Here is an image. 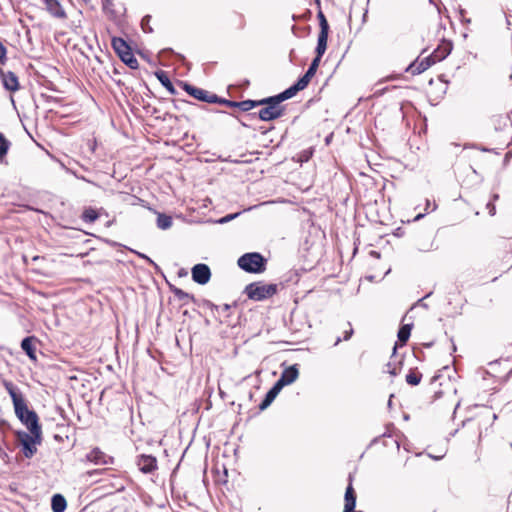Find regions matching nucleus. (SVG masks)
Listing matches in <instances>:
<instances>
[{
	"label": "nucleus",
	"mask_w": 512,
	"mask_h": 512,
	"mask_svg": "<svg viewBox=\"0 0 512 512\" xmlns=\"http://www.w3.org/2000/svg\"><path fill=\"white\" fill-rule=\"evenodd\" d=\"M140 258L144 259L147 263H149L150 265H152L156 270H159V266L147 255L143 254V253H140V252H135Z\"/></svg>",
	"instance_id": "de8ad7c7"
},
{
	"label": "nucleus",
	"mask_w": 512,
	"mask_h": 512,
	"mask_svg": "<svg viewBox=\"0 0 512 512\" xmlns=\"http://www.w3.org/2000/svg\"><path fill=\"white\" fill-rule=\"evenodd\" d=\"M392 405V401H391V398L389 399L388 401V406H391Z\"/></svg>",
	"instance_id": "69168bd1"
},
{
	"label": "nucleus",
	"mask_w": 512,
	"mask_h": 512,
	"mask_svg": "<svg viewBox=\"0 0 512 512\" xmlns=\"http://www.w3.org/2000/svg\"><path fill=\"white\" fill-rule=\"evenodd\" d=\"M371 255L375 257H380V253L377 251H371Z\"/></svg>",
	"instance_id": "4d7b16f0"
},
{
	"label": "nucleus",
	"mask_w": 512,
	"mask_h": 512,
	"mask_svg": "<svg viewBox=\"0 0 512 512\" xmlns=\"http://www.w3.org/2000/svg\"><path fill=\"white\" fill-rule=\"evenodd\" d=\"M328 35L329 32H319L318 34L317 46L315 48V56L318 58H322L327 49Z\"/></svg>",
	"instance_id": "a211bd4d"
},
{
	"label": "nucleus",
	"mask_w": 512,
	"mask_h": 512,
	"mask_svg": "<svg viewBox=\"0 0 512 512\" xmlns=\"http://www.w3.org/2000/svg\"><path fill=\"white\" fill-rule=\"evenodd\" d=\"M156 112H157V109H156V108H153L152 113L154 114V113H156Z\"/></svg>",
	"instance_id": "338daca9"
},
{
	"label": "nucleus",
	"mask_w": 512,
	"mask_h": 512,
	"mask_svg": "<svg viewBox=\"0 0 512 512\" xmlns=\"http://www.w3.org/2000/svg\"><path fill=\"white\" fill-rule=\"evenodd\" d=\"M139 470L144 474L152 473L157 469V459L153 455L141 454L136 460Z\"/></svg>",
	"instance_id": "9d476101"
},
{
	"label": "nucleus",
	"mask_w": 512,
	"mask_h": 512,
	"mask_svg": "<svg viewBox=\"0 0 512 512\" xmlns=\"http://www.w3.org/2000/svg\"><path fill=\"white\" fill-rule=\"evenodd\" d=\"M232 23L237 30H243L246 27V19L243 14L235 12L232 18Z\"/></svg>",
	"instance_id": "f704fd0d"
},
{
	"label": "nucleus",
	"mask_w": 512,
	"mask_h": 512,
	"mask_svg": "<svg viewBox=\"0 0 512 512\" xmlns=\"http://www.w3.org/2000/svg\"><path fill=\"white\" fill-rule=\"evenodd\" d=\"M102 10H103V13L108 17V19H110V20L117 19V13L114 9L113 0H102Z\"/></svg>",
	"instance_id": "4be33fe9"
},
{
	"label": "nucleus",
	"mask_w": 512,
	"mask_h": 512,
	"mask_svg": "<svg viewBox=\"0 0 512 512\" xmlns=\"http://www.w3.org/2000/svg\"><path fill=\"white\" fill-rule=\"evenodd\" d=\"M211 103L213 104H221L230 108H237L238 102L229 100L226 98L219 97L216 94H213V97L211 98Z\"/></svg>",
	"instance_id": "bb28decb"
},
{
	"label": "nucleus",
	"mask_w": 512,
	"mask_h": 512,
	"mask_svg": "<svg viewBox=\"0 0 512 512\" xmlns=\"http://www.w3.org/2000/svg\"><path fill=\"white\" fill-rule=\"evenodd\" d=\"M155 76L158 79V81L162 84V86L165 87L170 94H177V91L172 81L170 80L168 74L165 71L158 70L155 72Z\"/></svg>",
	"instance_id": "f3484780"
},
{
	"label": "nucleus",
	"mask_w": 512,
	"mask_h": 512,
	"mask_svg": "<svg viewBox=\"0 0 512 512\" xmlns=\"http://www.w3.org/2000/svg\"><path fill=\"white\" fill-rule=\"evenodd\" d=\"M381 437H391V433L389 432V429H388V428H387V430H386V431L381 435ZM379 439H380V436L375 437V438L371 441L370 445H373V444L377 443V442L379 441Z\"/></svg>",
	"instance_id": "8fccbe9b"
},
{
	"label": "nucleus",
	"mask_w": 512,
	"mask_h": 512,
	"mask_svg": "<svg viewBox=\"0 0 512 512\" xmlns=\"http://www.w3.org/2000/svg\"><path fill=\"white\" fill-rule=\"evenodd\" d=\"M179 85L183 88L185 92H187L194 99L201 102L211 103V98L213 97V94H210L208 91L202 88L195 87L184 81H179Z\"/></svg>",
	"instance_id": "0eeeda50"
},
{
	"label": "nucleus",
	"mask_w": 512,
	"mask_h": 512,
	"mask_svg": "<svg viewBox=\"0 0 512 512\" xmlns=\"http://www.w3.org/2000/svg\"><path fill=\"white\" fill-rule=\"evenodd\" d=\"M413 323L403 324L397 333L398 341L395 342L393 347L392 357L395 356L398 345L404 346L410 338Z\"/></svg>",
	"instance_id": "f8f14e48"
},
{
	"label": "nucleus",
	"mask_w": 512,
	"mask_h": 512,
	"mask_svg": "<svg viewBox=\"0 0 512 512\" xmlns=\"http://www.w3.org/2000/svg\"><path fill=\"white\" fill-rule=\"evenodd\" d=\"M13 406L15 415L28 430H42L37 413L28 408L25 398Z\"/></svg>",
	"instance_id": "20e7f679"
},
{
	"label": "nucleus",
	"mask_w": 512,
	"mask_h": 512,
	"mask_svg": "<svg viewBox=\"0 0 512 512\" xmlns=\"http://www.w3.org/2000/svg\"><path fill=\"white\" fill-rule=\"evenodd\" d=\"M150 21H151V16L150 15H146V16H144L142 18V20H141V28H142L143 32H145V33H152L153 32V28L150 25Z\"/></svg>",
	"instance_id": "58836bf2"
},
{
	"label": "nucleus",
	"mask_w": 512,
	"mask_h": 512,
	"mask_svg": "<svg viewBox=\"0 0 512 512\" xmlns=\"http://www.w3.org/2000/svg\"><path fill=\"white\" fill-rule=\"evenodd\" d=\"M287 386L284 380L279 378L274 385L270 388V390L275 394L278 395L280 391L283 389V387Z\"/></svg>",
	"instance_id": "37998d69"
},
{
	"label": "nucleus",
	"mask_w": 512,
	"mask_h": 512,
	"mask_svg": "<svg viewBox=\"0 0 512 512\" xmlns=\"http://www.w3.org/2000/svg\"><path fill=\"white\" fill-rule=\"evenodd\" d=\"M10 145V141L0 132V162L8 153Z\"/></svg>",
	"instance_id": "473e14b6"
},
{
	"label": "nucleus",
	"mask_w": 512,
	"mask_h": 512,
	"mask_svg": "<svg viewBox=\"0 0 512 512\" xmlns=\"http://www.w3.org/2000/svg\"><path fill=\"white\" fill-rule=\"evenodd\" d=\"M172 292H173L174 296L178 300L183 301L184 303H187V300H194V296L193 295L183 291L180 288L173 287L172 288Z\"/></svg>",
	"instance_id": "72a5a7b5"
},
{
	"label": "nucleus",
	"mask_w": 512,
	"mask_h": 512,
	"mask_svg": "<svg viewBox=\"0 0 512 512\" xmlns=\"http://www.w3.org/2000/svg\"><path fill=\"white\" fill-rule=\"evenodd\" d=\"M36 341H37V338L35 336H27L22 339L21 344H20L21 349L25 352V354L32 361L37 360L36 347H35Z\"/></svg>",
	"instance_id": "ddd939ff"
},
{
	"label": "nucleus",
	"mask_w": 512,
	"mask_h": 512,
	"mask_svg": "<svg viewBox=\"0 0 512 512\" xmlns=\"http://www.w3.org/2000/svg\"><path fill=\"white\" fill-rule=\"evenodd\" d=\"M101 472V470H93L91 472H89V475L92 476V475H96V474H99Z\"/></svg>",
	"instance_id": "6e6d98bb"
},
{
	"label": "nucleus",
	"mask_w": 512,
	"mask_h": 512,
	"mask_svg": "<svg viewBox=\"0 0 512 512\" xmlns=\"http://www.w3.org/2000/svg\"><path fill=\"white\" fill-rule=\"evenodd\" d=\"M4 386H5L6 391L8 392V394L11 397L13 405H15L16 403H18L24 399L23 394L19 391V389L16 386H14L13 383L5 382Z\"/></svg>",
	"instance_id": "aec40b11"
},
{
	"label": "nucleus",
	"mask_w": 512,
	"mask_h": 512,
	"mask_svg": "<svg viewBox=\"0 0 512 512\" xmlns=\"http://www.w3.org/2000/svg\"><path fill=\"white\" fill-rule=\"evenodd\" d=\"M98 218H99V212L92 207L85 208L81 215V219L86 223H93Z\"/></svg>",
	"instance_id": "5701e85b"
},
{
	"label": "nucleus",
	"mask_w": 512,
	"mask_h": 512,
	"mask_svg": "<svg viewBox=\"0 0 512 512\" xmlns=\"http://www.w3.org/2000/svg\"><path fill=\"white\" fill-rule=\"evenodd\" d=\"M255 107H258V100L247 99L239 101L237 105V108H239L243 112H248Z\"/></svg>",
	"instance_id": "2f4dec72"
},
{
	"label": "nucleus",
	"mask_w": 512,
	"mask_h": 512,
	"mask_svg": "<svg viewBox=\"0 0 512 512\" xmlns=\"http://www.w3.org/2000/svg\"><path fill=\"white\" fill-rule=\"evenodd\" d=\"M348 326H349V329L344 331L343 338L337 337V339L334 343V346H337L342 340L348 341L352 337L354 330H353L350 322H348Z\"/></svg>",
	"instance_id": "ea45409f"
},
{
	"label": "nucleus",
	"mask_w": 512,
	"mask_h": 512,
	"mask_svg": "<svg viewBox=\"0 0 512 512\" xmlns=\"http://www.w3.org/2000/svg\"><path fill=\"white\" fill-rule=\"evenodd\" d=\"M422 374L413 369L409 370V373L406 375V382L411 386H416L421 382Z\"/></svg>",
	"instance_id": "a878e982"
},
{
	"label": "nucleus",
	"mask_w": 512,
	"mask_h": 512,
	"mask_svg": "<svg viewBox=\"0 0 512 512\" xmlns=\"http://www.w3.org/2000/svg\"><path fill=\"white\" fill-rule=\"evenodd\" d=\"M211 310H212V311H217V312H219V311H220V306L215 305V304L213 303V306L211 307Z\"/></svg>",
	"instance_id": "5fc2aeb1"
},
{
	"label": "nucleus",
	"mask_w": 512,
	"mask_h": 512,
	"mask_svg": "<svg viewBox=\"0 0 512 512\" xmlns=\"http://www.w3.org/2000/svg\"><path fill=\"white\" fill-rule=\"evenodd\" d=\"M453 45L451 41H443L441 45H439L430 56L433 57L434 62H439L444 60L452 51Z\"/></svg>",
	"instance_id": "2eb2a0df"
},
{
	"label": "nucleus",
	"mask_w": 512,
	"mask_h": 512,
	"mask_svg": "<svg viewBox=\"0 0 512 512\" xmlns=\"http://www.w3.org/2000/svg\"><path fill=\"white\" fill-rule=\"evenodd\" d=\"M277 397V395H275L270 389L267 391V393L265 394L264 396V399L261 401V403L259 404V409L261 411H264L265 409H267L271 404L272 402L275 400V398Z\"/></svg>",
	"instance_id": "7c9ffc66"
},
{
	"label": "nucleus",
	"mask_w": 512,
	"mask_h": 512,
	"mask_svg": "<svg viewBox=\"0 0 512 512\" xmlns=\"http://www.w3.org/2000/svg\"><path fill=\"white\" fill-rule=\"evenodd\" d=\"M498 198H499V195H498V194H493V195H492V202H493V201H496Z\"/></svg>",
	"instance_id": "bf43d9fd"
},
{
	"label": "nucleus",
	"mask_w": 512,
	"mask_h": 512,
	"mask_svg": "<svg viewBox=\"0 0 512 512\" xmlns=\"http://www.w3.org/2000/svg\"><path fill=\"white\" fill-rule=\"evenodd\" d=\"M387 372L391 375V376H397L399 374V369L397 367V365L393 362H388L387 363Z\"/></svg>",
	"instance_id": "49530a36"
},
{
	"label": "nucleus",
	"mask_w": 512,
	"mask_h": 512,
	"mask_svg": "<svg viewBox=\"0 0 512 512\" xmlns=\"http://www.w3.org/2000/svg\"><path fill=\"white\" fill-rule=\"evenodd\" d=\"M311 79H312L311 77H309L308 75H306V74L304 73V75H303V76H301V77H300V78H299V79H298V80H297L293 85H294V86H295L299 91H301V90L305 89V88L308 86V84H309V82L311 81Z\"/></svg>",
	"instance_id": "4c0bfd02"
},
{
	"label": "nucleus",
	"mask_w": 512,
	"mask_h": 512,
	"mask_svg": "<svg viewBox=\"0 0 512 512\" xmlns=\"http://www.w3.org/2000/svg\"><path fill=\"white\" fill-rule=\"evenodd\" d=\"M433 64H435L433 57L430 55L423 59L416 58L407 68L406 72H410L412 75H418L426 71Z\"/></svg>",
	"instance_id": "1a4fd4ad"
},
{
	"label": "nucleus",
	"mask_w": 512,
	"mask_h": 512,
	"mask_svg": "<svg viewBox=\"0 0 512 512\" xmlns=\"http://www.w3.org/2000/svg\"><path fill=\"white\" fill-rule=\"evenodd\" d=\"M486 208L488 210L489 215L494 216L496 214V207L492 201H489L486 204Z\"/></svg>",
	"instance_id": "09e8293b"
},
{
	"label": "nucleus",
	"mask_w": 512,
	"mask_h": 512,
	"mask_svg": "<svg viewBox=\"0 0 512 512\" xmlns=\"http://www.w3.org/2000/svg\"><path fill=\"white\" fill-rule=\"evenodd\" d=\"M46 6V10L50 13L51 16L59 19L66 18V12L62 7L59 0H43Z\"/></svg>",
	"instance_id": "4468645a"
},
{
	"label": "nucleus",
	"mask_w": 512,
	"mask_h": 512,
	"mask_svg": "<svg viewBox=\"0 0 512 512\" xmlns=\"http://www.w3.org/2000/svg\"><path fill=\"white\" fill-rule=\"evenodd\" d=\"M497 419V415L493 414V420Z\"/></svg>",
	"instance_id": "774afa93"
},
{
	"label": "nucleus",
	"mask_w": 512,
	"mask_h": 512,
	"mask_svg": "<svg viewBox=\"0 0 512 512\" xmlns=\"http://www.w3.org/2000/svg\"><path fill=\"white\" fill-rule=\"evenodd\" d=\"M17 431L16 436L22 446L23 455L30 459L37 452V445L42 443V430Z\"/></svg>",
	"instance_id": "f03ea898"
},
{
	"label": "nucleus",
	"mask_w": 512,
	"mask_h": 512,
	"mask_svg": "<svg viewBox=\"0 0 512 512\" xmlns=\"http://www.w3.org/2000/svg\"><path fill=\"white\" fill-rule=\"evenodd\" d=\"M281 102L278 95L269 96L258 100V106H280Z\"/></svg>",
	"instance_id": "c756f323"
},
{
	"label": "nucleus",
	"mask_w": 512,
	"mask_h": 512,
	"mask_svg": "<svg viewBox=\"0 0 512 512\" xmlns=\"http://www.w3.org/2000/svg\"><path fill=\"white\" fill-rule=\"evenodd\" d=\"M203 305L209 309H211V307L213 306V302H211L210 300H204L203 301Z\"/></svg>",
	"instance_id": "864d4df0"
},
{
	"label": "nucleus",
	"mask_w": 512,
	"mask_h": 512,
	"mask_svg": "<svg viewBox=\"0 0 512 512\" xmlns=\"http://www.w3.org/2000/svg\"><path fill=\"white\" fill-rule=\"evenodd\" d=\"M284 115V107L283 106H267L261 108L257 116L261 121H272L278 119ZM250 117L256 116V113H250Z\"/></svg>",
	"instance_id": "423d86ee"
},
{
	"label": "nucleus",
	"mask_w": 512,
	"mask_h": 512,
	"mask_svg": "<svg viewBox=\"0 0 512 512\" xmlns=\"http://www.w3.org/2000/svg\"><path fill=\"white\" fill-rule=\"evenodd\" d=\"M298 92H299V90L294 85H291L290 87H288L287 89H285L284 91H282L281 93H279L277 95H278L280 102L282 103L283 101L288 100V99L292 98L293 96H295Z\"/></svg>",
	"instance_id": "cd10ccee"
},
{
	"label": "nucleus",
	"mask_w": 512,
	"mask_h": 512,
	"mask_svg": "<svg viewBox=\"0 0 512 512\" xmlns=\"http://www.w3.org/2000/svg\"><path fill=\"white\" fill-rule=\"evenodd\" d=\"M231 306L229 304H224L223 306L220 307V310L222 312H228L230 310Z\"/></svg>",
	"instance_id": "603ef678"
},
{
	"label": "nucleus",
	"mask_w": 512,
	"mask_h": 512,
	"mask_svg": "<svg viewBox=\"0 0 512 512\" xmlns=\"http://www.w3.org/2000/svg\"><path fill=\"white\" fill-rule=\"evenodd\" d=\"M67 507L66 499L61 494H54L51 499V508L53 512H64Z\"/></svg>",
	"instance_id": "6ab92c4d"
},
{
	"label": "nucleus",
	"mask_w": 512,
	"mask_h": 512,
	"mask_svg": "<svg viewBox=\"0 0 512 512\" xmlns=\"http://www.w3.org/2000/svg\"><path fill=\"white\" fill-rule=\"evenodd\" d=\"M277 291V284H265L262 281L252 282L248 284L244 289V293L250 300L253 301L266 300L275 295Z\"/></svg>",
	"instance_id": "7ed1b4c3"
},
{
	"label": "nucleus",
	"mask_w": 512,
	"mask_h": 512,
	"mask_svg": "<svg viewBox=\"0 0 512 512\" xmlns=\"http://www.w3.org/2000/svg\"><path fill=\"white\" fill-rule=\"evenodd\" d=\"M512 376V369L509 371V373L507 374V377H511Z\"/></svg>",
	"instance_id": "0e129e2a"
},
{
	"label": "nucleus",
	"mask_w": 512,
	"mask_h": 512,
	"mask_svg": "<svg viewBox=\"0 0 512 512\" xmlns=\"http://www.w3.org/2000/svg\"><path fill=\"white\" fill-rule=\"evenodd\" d=\"M111 45L115 53L119 56L121 61L126 64L130 69H138L139 64L135 58L129 44L121 37H113Z\"/></svg>",
	"instance_id": "39448f33"
},
{
	"label": "nucleus",
	"mask_w": 512,
	"mask_h": 512,
	"mask_svg": "<svg viewBox=\"0 0 512 512\" xmlns=\"http://www.w3.org/2000/svg\"><path fill=\"white\" fill-rule=\"evenodd\" d=\"M240 269L251 274H260L266 270L267 259L259 252H248L237 260Z\"/></svg>",
	"instance_id": "f257e3e1"
},
{
	"label": "nucleus",
	"mask_w": 512,
	"mask_h": 512,
	"mask_svg": "<svg viewBox=\"0 0 512 512\" xmlns=\"http://www.w3.org/2000/svg\"><path fill=\"white\" fill-rule=\"evenodd\" d=\"M4 386H5L6 391L8 392V394L11 397L13 405H15L16 403H18L24 399L23 394L19 391V389L16 386H14L13 383L5 382Z\"/></svg>",
	"instance_id": "412c9836"
},
{
	"label": "nucleus",
	"mask_w": 512,
	"mask_h": 512,
	"mask_svg": "<svg viewBox=\"0 0 512 512\" xmlns=\"http://www.w3.org/2000/svg\"><path fill=\"white\" fill-rule=\"evenodd\" d=\"M191 274L192 280L199 285L207 284L211 278V270L209 266L204 263L194 265L191 269Z\"/></svg>",
	"instance_id": "6e6552de"
},
{
	"label": "nucleus",
	"mask_w": 512,
	"mask_h": 512,
	"mask_svg": "<svg viewBox=\"0 0 512 512\" xmlns=\"http://www.w3.org/2000/svg\"><path fill=\"white\" fill-rule=\"evenodd\" d=\"M465 13H466V10L460 7V8H459V15H460V19H461V21H462V22H465V23H470V22H471V20H470V19H466V18H464Z\"/></svg>",
	"instance_id": "3c124183"
},
{
	"label": "nucleus",
	"mask_w": 512,
	"mask_h": 512,
	"mask_svg": "<svg viewBox=\"0 0 512 512\" xmlns=\"http://www.w3.org/2000/svg\"><path fill=\"white\" fill-rule=\"evenodd\" d=\"M321 61V58H318V57H314L313 60L311 61L307 71L305 72L306 75H308L309 77L313 78L314 75L316 74V71L318 69V66H319V63Z\"/></svg>",
	"instance_id": "c9c22d12"
},
{
	"label": "nucleus",
	"mask_w": 512,
	"mask_h": 512,
	"mask_svg": "<svg viewBox=\"0 0 512 512\" xmlns=\"http://www.w3.org/2000/svg\"><path fill=\"white\" fill-rule=\"evenodd\" d=\"M157 227L161 230H167L172 226V217L164 213H158Z\"/></svg>",
	"instance_id": "393cba45"
},
{
	"label": "nucleus",
	"mask_w": 512,
	"mask_h": 512,
	"mask_svg": "<svg viewBox=\"0 0 512 512\" xmlns=\"http://www.w3.org/2000/svg\"><path fill=\"white\" fill-rule=\"evenodd\" d=\"M431 295V292L426 294L422 299L419 300V302H422L424 299L428 298Z\"/></svg>",
	"instance_id": "680f3d73"
},
{
	"label": "nucleus",
	"mask_w": 512,
	"mask_h": 512,
	"mask_svg": "<svg viewBox=\"0 0 512 512\" xmlns=\"http://www.w3.org/2000/svg\"><path fill=\"white\" fill-rule=\"evenodd\" d=\"M86 459L94 463L96 465H107L113 463V458L107 456L104 452H102L99 448L92 449L87 455Z\"/></svg>",
	"instance_id": "9b49d317"
},
{
	"label": "nucleus",
	"mask_w": 512,
	"mask_h": 512,
	"mask_svg": "<svg viewBox=\"0 0 512 512\" xmlns=\"http://www.w3.org/2000/svg\"><path fill=\"white\" fill-rule=\"evenodd\" d=\"M287 386L284 380L279 378L274 385L270 388V390L275 394L278 395L280 391L283 389V387Z\"/></svg>",
	"instance_id": "79ce46f5"
},
{
	"label": "nucleus",
	"mask_w": 512,
	"mask_h": 512,
	"mask_svg": "<svg viewBox=\"0 0 512 512\" xmlns=\"http://www.w3.org/2000/svg\"><path fill=\"white\" fill-rule=\"evenodd\" d=\"M172 103L173 107L178 111H186L188 108L195 106L193 102L184 99H173Z\"/></svg>",
	"instance_id": "c85d7f7f"
},
{
	"label": "nucleus",
	"mask_w": 512,
	"mask_h": 512,
	"mask_svg": "<svg viewBox=\"0 0 512 512\" xmlns=\"http://www.w3.org/2000/svg\"><path fill=\"white\" fill-rule=\"evenodd\" d=\"M241 211L240 212H236V213H231V214H227L221 218H219L216 223L218 224H226L234 219H236L239 215H241Z\"/></svg>",
	"instance_id": "a19ab883"
},
{
	"label": "nucleus",
	"mask_w": 512,
	"mask_h": 512,
	"mask_svg": "<svg viewBox=\"0 0 512 512\" xmlns=\"http://www.w3.org/2000/svg\"><path fill=\"white\" fill-rule=\"evenodd\" d=\"M423 217V214H418L416 217H415V220H419Z\"/></svg>",
	"instance_id": "e2e57ef3"
},
{
	"label": "nucleus",
	"mask_w": 512,
	"mask_h": 512,
	"mask_svg": "<svg viewBox=\"0 0 512 512\" xmlns=\"http://www.w3.org/2000/svg\"><path fill=\"white\" fill-rule=\"evenodd\" d=\"M317 18L319 20L320 32H329L330 27L322 10L318 11Z\"/></svg>",
	"instance_id": "e433bc0d"
},
{
	"label": "nucleus",
	"mask_w": 512,
	"mask_h": 512,
	"mask_svg": "<svg viewBox=\"0 0 512 512\" xmlns=\"http://www.w3.org/2000/svg\"><path fill=\"white\" fill-rule=\"evenodd\" d=\"M479 149H480L481 151H483V152H491V151H492L491 149H488V148H486V147H481V148H479Z\"/></svg>",
	"instance_id": "13d9d810"
},
{
	"label": "nucleus",
	"mask_w": 512,
	"mask_h": 512,
	"mask_svg": "<svg viewBox=\"0 0 512 512\" xmlns=\"http://www.w3.org/2000/svg\"><path fill=\"white\" fill-rule=\"evenodd\" d=\"M168 53H169V54H173V55H175V56L178 58V60H179V61H181L182 63H184V62H185V57H184V55H182V54H180V53H175V52L173 51V49H172V48H164V49H162V50L160 51V54H161V55H165V54H168Z\"/></svg>",
	"instance_id": "c03bdc74"
},
{
	"label": "nucleus",
	"mask_w": 512,
	"mask_h": 512,
	"mask_svg": "<svg viewBox=\"0 0 512 512\" xmlns=\"http://www.w3.org/2000/svg\"><path fill=\"white\" fill-rule=\"evenodd\" d=\"M7 61V49L0 41V67L4 65Z\"/></svg>",
	"instance_id": "a18cd8bd"
},
{
	"label": "nucleus",
	"mask_w": 512,
	"mask_h": 512,
	"mask_svg": "<svg viewBox=\"0 0 512 512\" xmlns=\"http://www.w3.org/2000/svg\"><path fill=\"white\" fill-rule=\"evenodd\" d=\"M299 376V369L297 364L291 365L283 370L280 378L285 381L287 385L292 384Z\"/></svg>",
	"instance_id": "dca6fc26"
},
{
	"label": "nucleus",
	"mask_w": 512,
	"mask_h": 512,
	"mask_svg": "<svg viewBox=\"0 0 512 512\" xmlns=\"http://www.w3.org/2000/svg\"><path fill=\"white\" fill-rule=\"evenodd\" d=\"M493 121L496 130L504 129L511 124V120L508 114L496 115L493 117Z\"/></svg>",
	"instance_id": "b1692460"
},
{
	"label": "nucleus",
	"mask_w": 512,
	"mask_h": 512,
	"mask_svg": "<svg viewBox=\"0 0 512 512\" xmlns=\"http://www.w3.org/2000/svg\"><path fill=\"white\" fill-rule=\"evenodd\" d=\"M86 6L91 4V0H81Z\"/></svg>",
	"instance_id": "052dcab7"
}]
</instances>
